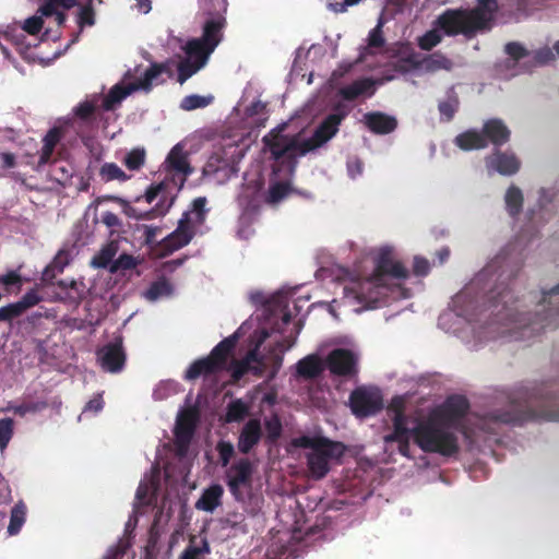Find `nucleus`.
Masks as SVG:
<instances>
[{
  "label": "nucleus",
  "instance_id": "obj_58",
  "mask_svg": "<svg viewBox=\"0 0 559 559\" xmlns=\"http://www.w3.org/2000/svg\"><path fill=\"white\" fill-rule=\"evenodd\" d=\"M124 213L127 214V216L135 219H152L160 214L157 209H151L148 211L139 212L135 207L129 204L124 206Z\"/></svg>",
  "mask_w": 559,
  "mask_h": 559
},
{
  "label": "nucleus",
  "instance_id": "obj_62",
  "mask_svg": "<svg viewBox=\"0 0 559 559\" xmlns=\"http://www.w3.org/2000/svg\"><path fill=\"white\" fill-rule=\"evenodd\" d=\"M504 50L515 61H519L528 55L527 50L516 41L508 43Z\"/></svg>",
  "mask_w": 559,
  "mask_h": 559
},
{
  "label": "nucleus",
  "instance_id": "obj_39",
  "mask_svg": "<svg viewBox=\"0 0 559 559\" xmlns=\"http://www.w3.org/2000/svg\"><path fill=\"white\" fill-rule=\"evenodd\" d=\"M99 177L105 182L114 180L126 182L131 178L116 163H104L99 168Z\"/></svg>",
  "mask_w": 559,
  "mask_h": 559
},
{
  "label": "nucleus",
  "instance_id": "obj_17",
  "mask_svg": "<svg viewBox=\"0 0 559 559\" xmlns=\"http://www.w3.org/2000/svg\"><path fill=\"white\" fill-rule=\"evenodd\" d=\"M374 276L386 283V276L405 280L408 277L407 269L393 259V252L389 248H382L376 260Z\"/></svg>",
  "mask_w": 559,
  "mask_h": 559
},
{
  "label": "nucleus",
  "instance_id": "obj_33",
  "mask_svg": "<svg viewBox=\"0 0 559 559\" xmlns=\"http://www.w3.org/2000/svg\"><path fill=\"white\" fill-rule=\"evenodd\" d=\"M166 164L169 171L181 174L183 177L192 174V168L188 162V156L178 144L175 145L169 152L166 158Z\"/></svg>",
  "mask_w": 559,
  "mask_h": 559
},
{
  "label": "nucleus",
  "instance_id": "obj_51",
  "mask_svg": "<svg viewBox=\"0 0 559 559\" xmlns=\"http://www.w3.org/2000/svg\"><path fill=\"white\" fill-rule=\"evenodd\" d=\"M290 191L289 183L287 182H276L272 185L269 189V194L266 197V201L269 203H277L288 195Z\"/></svg>",
  "mask_w": 559,
  "mask_h": 559
},
{
  "label": "nucleus",
  "instance_id": "obj_59",
  "mask_svg": "<svg viewBox=\"0 0 559 559\" xmlns=\"http://www.w3.org/2000/svg\"><path fill=\"white\" fill-rule=\"evenodd\" d=\"M384 43L385 40L382 33V22L380 21L378 25L369 33L368 46L371 48H381Z\"/></svg>",
  "mask_w": 559,
  "mask_h": 559
},
{
  "label": "nucleus",
  "instance_id": "obj_35",
  "mask_svg": "<svg viewBox=\"0 0 559 559\" xmlns=\"http://www.w3.org/2000/svg\"><path fill=\"white\" fill-rule=\"evenodd\" d=\"M284 342H276L274 345L267 348L266 354L261 356L265 358L267 362L266 371L269 370V378L274 379L280 371L283 364V348Z\"/></svg>",
  "mask_w": 559,
  "mask_h": 559
},
{
  "label": "nucleus",
  "instance_id": "obj_47",
  "mask_svg": "<svg viewBox=\"0 0 559 559\" xmlns=\"http://www.w3.org/2000/svg\"><path fill=\"white\" fill-rule=\"evenodd\" d=\"M146 158V152L143 147H134L128 152L123 158V164L129 170H140Z\"/></svg>",
  "mask_w": 559,
  "mask_h": 559
},
{
  "label": "nucleus",
  "instance_id": "obj_12",
  "mask_svg": "<svg viewBox=\"0 0 559 559\" xmlns=\"http://www.w3.org/2000/svg\"><path fill=\"white\" fill-rule=\"evenodd\" d=\"M352 290L355 293V298L359 302L374 308L380 300L389 296L390 288L384 281L371 275L358 282Z\"/></svg>",
  "mask_w": 559,
  "mask_h": 559
},
{
  "label": "nucleus",
  "instance_id": "obj_11",
  "mask_svg": "<svg viewBox=\"0 0 559 559\" xmlns=\"http://www.w3.org/2000/svg\"><path fill=\"white\" fill-rule=\"evenodd\" d=\"M469 409L468 400L463 395H451L430 416L445 427H455Z\"/></svg>",
  "mask_w": 559,
  "mask_h": 559
},
{
  "label": "nucleus",
  "instance_id": "obj_52",
  "mask_svg": "<svg viewBox=\"0 0 559 559\" xmlns=\"http://www.w3.org/2000/svg\"><path fill=\"white\" fill-rule=\"evenodd\" d=\"M216 451L218 453L221 465L226 467L235 455L234 444L230 441L219 440L216 444Z\"/></svg>",
  "mask_w": 559,
  "mask_h": 559
},
{
  "label": "nucleus",
  "instance_id": "obj_55",
  "mask_svg": "<svg viewBox=\"0 0 559 559\" xmlns=\"http://www.w3.org/2000/svg\"><path fill=\"white\" fill-rule=\"evenodd\" d=\"M14 421L12 418L0 419V449L3 450L9 444L13 436Z\"/></svg>",
  "mask_w": 559,
  "mask_h": 559
},
{
  "label": "nucleus",
  "instance_id": "obj_26",
  "mask_svg": "<svg viewBox=\"0 0 559 559\" xmlns=\"http://www.w3.org/2000/svg\"><path fill=\"white\" fill-rule=\"evenodd\" d=\"M238 342L237 334H233L222 340L210 353L209 357L218 366L221 370L226 368L228 358L233 354Z\"/></svg>",
  "mask_w": 559,
  "mask_h": 559
},
{
  "label": "nucleus",
  "instance_id": "obj_29",
  "mask_svg": "<svg viewBox=\"0 0 559 559\" xmlns=\"http://www.w3.org/2000/svg\"><path fill=\"white\" fill-rule=\"evenodd\" d=\"M183 50L188 59L195 62H202V64L205 66L209 57L215 49L213 48V45L210 46L199 37L188 40Z\"/></svg>",
  "mask_w": 559,
  "mask_h": 559
},
{
  "label": "nucleus",
  "instance_id": "obj_1",
  "mask_svg": "<svg viewBox=\"0 0 559 559\" xmlns=\"http://www.w3.org/2000/svg\"><path fill=\"white\" fill-rule=\"evenodd\" d=\"M334 110L335 112L328 115L322 120L312 136L306 140H301L299 134H284L286 123L272 129L262 139L265 147L271 153V157L282 166L294 170L299 156L322 146L337 133L342 121L347 116V111L341 104H337Z\"/></svg>",
  "mask_w": 559,
  "mask_h": 559
},
{
  "label": "nucleus",
  "instance_id": "obj_50",
  "mask_svg": "<svg viewBox=\"0 0 559 559\" xmlns=\"http://www.w3.org/2000/svg\"><path fill=\"white\" fill-rule=\"evenodd\" d=\"M442 40V36L439 33V29L436 27L426 32L423 36L418 38V47L421 50L430 51L433 47L439 45Z\"/></svg>",
  "mask_w": 559,
  "mask_h": 559
},
{
  "label": "nucleus",
  "instance_id": "obj_4",
  "mask_svg": "<svg viewBox=\"0 0 559 559\" xmlns=\"http://www.w3.org/2000/svg\"><path fill=\"white\" fill-rule=\"evenodd\" d=\"M429 417L426 421L419 423L413 428L415 443L426 453H438L443 456H451L459 452V442L455 433Z\"/></svg>",
  "mask_w": 559,
  "mask_h": 559
},
{
  "label": "nucleus",
  "instance_id": "obj_5",
  "mask_svg": "<svg viewBox=\"0 0 559 559\" xmlns=\"http://www.w3.org/2000/svg\"><path fill=\"white\" fill-rule=\"evenodd\" d=\"M199 7L206 19L202 26L203 41L215 49L223 39V31L227 25V0H199Z\"/></svg>",
  "mask_w": 559,
  "mask_h": 559
},
{
  "label": "nucleus",
  "instance_id": "obj_64",
  "mask_svg": "<svg viewBox=\"0 0 559 559\" xmlns=\"http://www.w3.org/2000/svg\"><path fill=\"white\" fill-rule=\"evenodd\" d=\"M95 108L96 107L92 102L86 100V102L79 104L75 107L74 114L81 120L86 121L93 116Z\"/></svg>",
  "mask_w": 559,
  "mask_h": 559
},
{
  "label": "nucleus",
  "instance_id": "obj_61",
  "mask_svg": "<svg viewBox=\"0 0 559 559\" xmlns=\"http://www.w3.org/2000/svg\"><path fill=\"white\" fill-rule=\"evenodd\" d=\"M47 407L46 402H31L24 403L14 407V413L20 416H25L27 413H36Z\"/></svg>",
  "mask_w": 559,
  "mask_h": 559
},
{
  "label": "nucleus",
  "instance_id": "obj_49",
  "mask_svg": "<svg viewBox=\"0 0 559 559\" xmlns=\"http://www.w3.org/2000/svg\"><path fill=\"white\" fill-rule=\"evenodd\" d=\"M76 4L75 0H46L38 9V12L46 17H50L56 13L58 7L69 10Z\"/></svg>",
  "mask_w": 559,
  "mask_h": 559
},
{
  "label": "nucleus",
  "instance_id": "obj_56",
  "mask_svg": "<svg viewBox=\"0 0 559 559\" xmlns=\"http://www.w3.org/2000/svg\"><path fill=\"white\" fill-rule=\"evenodd\" d=\"M41 297L38 295L36 289H31L23 297L16 301L20 310L24 313L27 309L38 305L41 301Z\"/></svg>",
  "mask_w": 559,
  "mask_h": 559
},
{
  "label": "nucleus",
  "instance_id": "obj_63",
  "mask_svg": "<svg viewBox=\"0 0 559 559\" xmlns=\"http://www.w3.org/2000/svg\"><path fill=\"white\" fill-rule=\"evenodd\" d=\"M22 311L20 310L16 302L10 304L4 307H0V322L2 321H11L20 316H22Z\"/></svg>",
  "mask_w": 559,
  "mask_h": 559
},
{
  "label": "nucleus",
  "instance_id": "obj_7",
  "mask_svg": "<svg viewBox=\"0 0 559 559\" xmlns=\"http://www.w3.org/2000/svg\"><path fill=\"white\" fill-rule=\"evenodd\" d=\"M435 26L447 36L459 34L471 36L478 32L467 9H447L437 17Z\"/></svg>",
  "mask_w": 559,
  "mask_h": 559
},
{
  "label": "nucleus",
  "instance_id": "obj_54",
  "mask_svg": "<svg viewBox=\"0 0 559 559\" xmlns=\"http://www.w3.org/2000/svg\"><path fill=\"white\" fill-rule=\"evenodd\" d=\"M266 440L270 443H274L282 435V423L277 416H274L265 420Z\"/></svg>",
  "mask_w": 559,
  "mask_h": 559
},
{
  "label": "nucleus",
  "instance_id": "obj_57",
  "mask_svg": "<svg viewBox=\"0 0 559 559\" xmlns=\"http://www.w3.org/2000/svg\"><path fill=\"white\" fill-rule=\"evenodd\" d=\"M329 438L325 437H309V436H302L296 440V444L298 447L305 448V449H311L312 451L317 448L324 447V443H328Z\"/></svg>",
  "mask_w": 559,
  "mask_h": 559
},
{
  "label": "nucleus",
  "instance_id": "obj_45",
  "mask_svg": "<svg viewBox=\"0 0 559 559\" xmlns=\"http://www.w3.org/2000/svg\"><path fill=\"white\" fill-rule=\"evenodd\" d=\"M26 518V507L23 502L16 503L11 510L10 523L8 526V533L10 535L17 534Z\"/></svg>",
  "mask_w": 559,
  "mask_h": 559
},
{
  "label": "nucleus",
  "instance_id": "obj_37",
  "mask_svg": "<svg viewBox=\"0 0 559 559\" xmlns=\"http://www.w3.org/2000/svg\"><path fill=\"white\" fill-rule=\"evenodd\" d=\"M393 431L383 437L384 443H393L395 440L413 436L412 430L407 428V417H403L400 413L392 418Z\"/></svg>",
  "mask_w": 559,
  "mask_h": 559
},
{
  "label": "nucleus",
  "instance_id": "obj_2",
  "mask_svg": "<svg viewBox=\"0 0 559 559\" xmlns=\"http://www.w3.org/2000/svg\"><path fill=\"white\" fill-rule=\"evenodd\" d=\"M507 400L506 408L487 413L485 420L513 426L532 420L559 421V394L552 385L520 388Z\"/></svg>",
  "mask_w": 559,
  "mask_h": 559
},
{
  "label": "nucleus",
  "instance_id": "obj_34",
  "mask_svg": "<svg viewBox=\"0 0 559 559\" xmlns=\"http://www.w3.org/2000/svg\"><path fill=\"white\" fill-rule=\"evenodd\" d=\"M71 261V254L68 249H60L51 263L47 265L43 272V281L47 284H53L58 273H62L64 267L69 265Z\"/></svg>",
  "mask_w": 559,
  "mask_h": 559
},
{
  "label": "nucleus",
  "instance_id": "obj_28",
  "mask_svg": "<svg viewBox=\"0 0 559 559\" xmlns=\"http://www.w3.org/2000/svg\"><path fill=\"white\" fill-rule=\"evenodd\" d=\"M239 205L242 209L240 215V223L242 225L252 224L259 215L261 201L257 193L247 194L243 193L239 197Z\"/></svg>",
  "mask_w": 559,
  "mask_h": 559
},
{
  "label": "nucleus",
  "instance_id": "obj_27",
  "mask_svg": "<svg viewBox=\"0 0 559 559\" xmlns=\"http://www.w3.org/2000/svg\"><path fill=\"white\" fill-rule=\"evenodd\" d=\"M373 85L374 82L368 78L356 80L352 84L341 87L338 95L348 102H353L362 95L372 96L374 93Z\"/></svg>",
  "mask_w": 559,
  "mask_h": 559
},
{
  "label": "nucleus",
  "instance_id": "obj_32",
  "mask_svg": "<svg viewBox=\"0 0 559 559\" xmlns=\"http://www.w3.org/2000/svg\"><path fill=\"white\" fill-rule=\"evenodd\" d=\"M224 489L221 485L214 484L206 488L195 502L198 510L213 512L222 503Z\"/></svg>",
  "mask_w": 559,
  "mask_h": 559
},
{
  "label": "nucleus",
  "instance_id": "obj_24",
  "mask_svg": "<svg viewBox=\"0 0 559 559\" xmlns=\"http://www.w3.org/2000/svg\"><path fill=\"white\" fill-rule=\"evenodd\" d=\"M325 361L318 354H310L296 364L297 376L305 380H313L324 372Z\"/></svg>",
  "mask_w": 559,
  "mask_h": 559
},
{
  "label": "nucleus",
  "instance_id": "obj_20",
  "mask_svg": "<svg viewBox=\"0 0 559 559\" xmlns=\"http://www.w3.org/2000/svg\"><path fill=\"white\" fill-rule=\"evenodd\" d=\"M263 436L261 423L257 418L249 419L240 430L237 448L241 454H249L259 444Z\"/></svg>",
  "mask_w": 559,
  "mask_h": 559
},
{
  "label": "nucleus",
  "instance_id": "obj_53",
  "mask_svg": "<svg viewBox=\"0 0 559 559\" xmlns=\"http://www.w3.org/2000/svg\"><path fill=\"white\" fill-rule=\"evenodd\" d=\"M212 97H204L200 95L186 96L180 104L183 110H194L198 108H204L210 105Z\"/></svg>",
  "mask_w": 559,
  "mask_h": 559
},
{
  "label": "nucleus",
  "instance_id": "obj_14",
  "mask_svg": "<svg viewBox=\"0 0 559 559\" xmlns=\"http://www.w3.org/2000/svg\"><path fill=\"white\" fill-rule=\"evenodd\" d=\"M194 231L191 226L188 213L179 221L177 228L159 242L163 257L170 255L175 251L187 246L193 238Z\"/></svg>",
  "mask_w": 559,
  "mask_h": 559
},
{
  "label": "nucleus",
  "instance_id": "obj_46",
  "mask_svg": "<svg viewBox=\"0 0 559 559\" xmlns=\"http://www.w3.org/2000/svg\"><path fill=\"white\" fill-rule=\"evenodd\" d=\"M171 294V285L166 278L153 282L145 290L144 297L150 301H155L160 297Z\"/></svg>",
  "mask_w": 559,
  "mask_h": 559
},
{
  "label": "nucleus",
  "instance_id": "obj_6",
  "mask_svg": "<svg viewBox=\"0 0 559 559\" xmlns=\"http://www.w3.org/2000/svg\"><path fill=\"white\" fill-rule=\"evenodd\" d=\"M349 407L357 418H367L378 414L383 408L381 391L376 386H357L350 392Z\"/></svg>",
  "mask_w": 559,
  "mask_h": 559
},
{
  "label": "nucleus",
  "instance_id": "obj_18",
  "mask_svg": "<svg viewBox=\"0 0 559 559\" xmlns=\"http://www.w3.org/2000/svg\"><path fill=\"white\" fill-rule=\"evenodd\" d=\"M467 10L474 26L478 31H486L491 28L499 4L498 0H477L476 5Z\"/></svg>",
  "mask_w": 559,
  "mask_h": 559
},
{
  "label": "nucleus",
  "instance_id": "obj_38",
  "mask_svg": "<svg viewBox=\"0 0 559 559\" xmlns=\"http://www.w3.org/2000/svg\"><path fill=\"white\" fill-rule=\"evenodd\" d=\"M460 107L459 96L454 92L453 87L449 91L448 97L444 100L439 102L438 109L445 121H451Z\"/></svg>",
  "mask_w": 559,
  "mask_h": 559
},
{
  "label": "nucleus",
  "instance_id": "obj_36",
  "mask_svg": "<svg viewBox=\"0 0 559 559\" xmlns=\"http://www.w3.org/2000/svg\"><path fill=\"white\" fill-rule=\"evenodd\" d=\"M136 91V88L132 87V83L128 86L115 85L110 88L108 94L104 97L102 107L104 110H112L115 107L122 102L128 95L132 92Z\"/></svg>",
  "mask_w": 559,
  "mask_h": 559
},
{
  "label": "nucleus",
  "instance_id": "obj_42",
  "mask_svg": "<svg viewBox=\"0 0 559 559\" xmlns=\"http://www.w3.org/2000/svg\"><path fill=\"white\" fill-rule=\"evenodd\" d=\"M56 284L60 289L67 292V298L71 301L79 304L83 300L85 293L82 282L60 280Z\"/></svg>",
  "mask_w": 559,
  "mask_h": 559
},
{
  "label": "nucleus",
  "instance_id": "obj_44",
  "mask_svg": "<svg viewBox=\"0 0 559 559\" xmlns=\"http://www.w3.org/2000/svg\"><path fill=\"white\" fill-rule=\"evenodd\" d=\"M248 413V405L242 400L237 399L227 405L225 419L227 423H239L245 419Z\"/></svg>",
  "mask_w": 559,
  "mask_h": 559
},
{
  "label": "nucleus",
  "instance_id": "obj_60",
  "mask_svg": "<svg viewBox=\"0 0 559 559\" xmlns=\"http://www.w3.org/2000/svg\"><path fill=\"white\" fill-rule=\"evenodd\" d=\"M43 25V17L34 15L24 21L22 28L29 35H37L41 31Z\"/></svg>",
  "mask_w": 559,
  "mask_h": 559
},
{
  "label": "nucleus",
  "instance_id": "obj_31",
  "mask_svg": "<svg viewBox=\"0 0 559 559\" xmlns=\"http://www.w3.org/2000/svg\"><path fill=\"white\" fill-rule=\"evenodd\" d=\"M222 371L209 356L194 360L186 371L185 379L192 381L201 376L207 377Z\"/></svg>",
  "mask_w": 559,
  "mask_h": 559
},
{
  "label": "nucleus",
  "instance_id": "obj_30",
  "mask_svg": "<svg viewBox=\"0 0 559 559\" xmlns=\"http://www.w3.org/2000/svg\"><path fill=\"white\" fill-rule=\"evenodd\" d=\"M454 143L463 151L483 150L487 147V140L481 131L469 129L455 136Z\"/></svg>",
  "mask_w": 559,
  "mask_h": 559
},
{
  "label": "nucleus",
  "instance_id": "obj_23",
  "mask_svg": "<svg viewBox=\"0 0 559 559\" xmlns=\"http://www.w3.org/2000/svg\"><path fill=\"white\" fill-rule=\"evenodd\" d=\"M481 133L487 140V145L491 143L496 147H500L509 142L511 136L510 129L499 118H491L485 121Z\"/></svg>",
  "mask_w": 559,
  "mask_h": 559
},
{
  "label": "nucleus",
  "instance_id": "obj_40",
  "mask_svg": "<svg viewBox=\"0 0 559 559\" xmlns=\"http://www.w3.org/2000/svg\"><path fill=\"white\" fill-rule=\"evenodd\" d=\"M117 253V246L114 242H110L103 247L100 251L93 257L91 264L97 269H108L110 264L115 261L114 257Z\"/></svg>",
  "mask_w": 559,
  "mask_h": 559
},
{
  "label": "nucleus",
  "instance_id": "obj_48",
  "mask_svg": "<svg viewBox=\"0 0 559 559\" xmlns=\"http://www.w3.org/2000/svg\"><path fill=\"white\" fill-rule=\"evenodd\" d=\"M203 67L204 66L202 64V62H195L188 58L181 60L177 67V71H178L177 81L180 84H183L188 79H190L193 74H195Z\"/></svg>",
  "mask_w": 559,
  "mask_h": 559
},
{
  "label": "nucleus",
  "instance_id": "obj_8",
  "mask_svg": "<svg viewBox=\"0 0 559 559\" xmlns=\"http://www.w3.org/2000/svg\"><path fill=\"white\" fill-rule=\"evenodd\" d=\"M345 445L342 442L328 440L324 447L317 448L307 455V463L311 475L317 478H323L330 471V460H337L345 453Z\"/></svg>",
  "mask_w": 559,
  "mask_h": 559
},
{
  "label": "nucleus",
  "instance_id": "obj_19",
  "mask_svg": "<svg viewBox=\"0 0 559 559\" xmlns=\"http://www.w3.org/2000/svg\"><path fill=\"white\" fill-rule=\"evenodd\" d=\"M173 74L169 62H153L144 72L143 76L132 82V87L136 91L150 92L153 85L165 82L164 75L170 78Z\"/></svg>",
  "mask_w": 559,
  "mask_h": 559
},
{
  "label": "nucleus",
  "instance_id": "obj_22",
  "mask_svg": "<svg viewBox=\"0 0 559 559\" xmlns=\"http://www.w3.org/2000/svg\"><path fill=\"white\" fill-rule=\"evenodd\" d=\"M487 166L495 169L500 175L511 176L519 171L521 163L519 158L507 152L497 150L492 155L486 158Z\"/></svg>",
  "mask_w": 559,
  "mask_h": 559
},
{
  "label": "nucleus",
  "instance_id": "obj_43",
  "mask_svg": "<svg viewBox=\"0 0 559 559\" xmlns=\"http://www.w3.org/2000/svg\"><path fill=\"white\" fill-rule=\"evenodd\" d=\"M523 206L522 191L514 186H511L506 193V207L510 216L515 217L520 214Z\"/></svg>",
  "mask_w": 559,
  "mask_h": 559
},
{
  "label": "nucleus",
  "instance_id": "obj_41",
  "mask_svg": "<svg viewBox=\"0 0 559 559\" xmlns=\"http://www.w3.org/2000/svg\"><path fill=\"white\" fill-rule=\"evenodd\" d=\"M142 260L139 257H133L129 253H121L109 267V272L112 274L124 273L140 265Z\"/></svg>",
  "mask_w": 559,
  "mask_h": 559
},
{
  "label": "nucleus",
  "instance_id": "obj_10",
  "mask_svg": "<svg viewBox=\"0 0 559 559\" xmlns=\"http://www.w3.org/2000/svg\"><path fill=\"white\" fill-rule=\"evenodd\" d=\"M395 68L402 72L419 68H423L426 72H437L439 70L450 71L453 68V62L440 51L433 52L423 59H419L417 55L412 53L400 59Z\"/></svg>",
  "mask_w": 559,
  "mask_h": 559
},
{
  "label": "nucleus",
  "instance_id": "obj_21",
  "mask_svg": "<svg viewBox=\"0 0 559 559\" xmlns=\"http://www.w3.org/2000/svg\"><path fill=\"white\" fill-rule=\"evenodd\" d=\"M362 122L374 134H389L397 128V120L382 111H370L364 115Z\"/></svg>",
  "mask_w": 559,
  "mask_h": 559
},
{
  "label": "nucleus",
  "instance_id": "obj_15",
  "mask_svg": "<svg viewBox=\"0 0 559 559\" xmlns=\"http://www.w3.org/2000/svg\"><path fill=\"white\" fill-rule=\"evenodd\" d=\"M267 362L259 352V344L250 349L240 360H234L231 364V378L239 381L247 373L255 377H262L266 372Z\"/></svg>",
  "mask_w": 559,
  "mask_h": 559
},
{
  "label": "nucleus",
  "instance_id": "obj_3",
  "mask_svg": "<svg viewBox=\"0 0 559 559\" xmlns=\"http://www.w3.org/2000/svg\"><path fill=\"white\" fill-rule=\"evenodd\" d=\"M511 292L503 289L495 297V305H502L506 310V318L518 324L520 329H531L539 332L547 328L556 329L559 318V284L548 292L543 293L540 301L536 305V310L532 316L530 312L519 311L518 308H511L508 305Z\"/></svg>",
  "mask_w": 559,
  "mask_h": 559
},
{
  "label": "nucleus",
  "instance_id": "obj_9",
  "mask_svg": "<svg viewBox=\"0 0 559 559\" xmlns=\"http://www.w3.org/2000/svg\"><path fill=\"white\" fill-rule=\"evenodd\" d=\"M325 369L333 377L350 379L358 374V356L347 348L332 349L324 359Z\"/></svg>",
  "mask_w": 559,
  "mask_h": 559
},
{
  "label": "nucleus",
  "instance_id": "obj_25",
  "mask_svg": "<svg viewBox=\"0 0 559 559\" xmlns=\"http://www.w3.org/2000/svg\"><path fill=\"white\" fill-rule=\"evenodd\" d=\"M253 467L249 459L242 457L235 462L226 473L227 481L233 483V486L245 485L251 486Z\"/></svg>",
  "mask_w": 559,
  "mask_h": 559
},
{
  "label": "nucleus",
  "instance_id": "obj_13",
  "mask_svg": "<svg viewBox=\"0 0 559 559\" xmlns=\"http://www.w3.org/2000/svg\"><path fill=\"white\" fill-rule=\"evenodd\" d=\"M198 419L199 413L195 408H187L178 415L174 433L179 454L187 452L194 435Z\"/></svg>",
  "mask_w": 559,
  "mask_h": 559
},
{
  "label": "nucleus",
  "instance_id": "obj_16",
  "mask_svg": "<svg viewBox=\"0 0 559 559\" xmlns=\"http://www.w3.org/2000/svg\"><path fill=\"white\" fill-rule=\"evenodd\" d=\"M126 352L122 337L118 336L114 342L104 345L97 350V359L105 371L120 372L126 364Z\"/></svg>",
  "mask_w": 559,
  "mask_h": 559
}]
</instances>
